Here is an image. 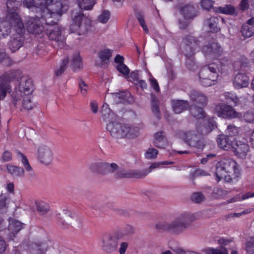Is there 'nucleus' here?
<instances>
[{
  "instance_id": "obj_1",
  "label": "nucleus",
  "mask_w": 254,
  "mask_h": 254,
  "mask_svg": "<svg viewBox=\"0 0 254 254\" xmlns=\"http://www.w3.org/2000/svg\"><path fill=\"white\" fill-rule=\"evenodd\" d=\"M62 15H52L51 18L48 15L44 18L38 20L35 17H27L26 20L27 30L29 32L36 35L42 33L44 29H45L49 39L55 41L58 47L62 48L64 44V36L62 34L64 29L55 21Z\"/></svg>"
},
{
  "instance_id": "obj_2",
  "label": "nucleus",
  "mask_w": 254,
  "mask_h": 254,
  "mask_svg": "<svg viewBox=\"0 0 254 254\" xmlns=\"http://www.w3.org/2000/svg\"><path fill=\"white\" fill-rule=\"evenodd\" d=\"M7 7V19L10 22L9 24L10 32L12 29L15 32L11 37L8 46L12 52L18 50L23 44V35L25 29L22 20L17 13L19 6L17 0H8L6 3Z\"/></svg>"
},
{
  "instance_id": "obj_3",
  "label": "nucleus",
  "mask_w": 254,
  "mask_h": 254,
  "mask_svg": "<svg viewBox=\"0 0 254 254\" xmlns=\"http://www.w3.org/2000/svg\"><path fill=\"white\" fill-rule=\"evenodd\" d=\"M101 118L107 123L106 129L118 141L127 136V120L122 116L126 114L119 111L116 115L107 103H104L101 110Z\"/></svg>"
},
{
  "instance_id": "obj_4",
  "label": "nucleus",
  "mask_w": 254,
  "mask_h": 254,
  "mask_svg": "<svg viewBox=\"0 0 254 254\" xmlns=\"http://www.w3.org/2000/svg\"><path fill=\"white\" fill-rule=\"evenodd\" d=\"M23 4L28 9L41 12L39 19H41L48 15L51 18L52 15L63 14L68 8V0H23Z\"/></svg>"
},
{
  "instance_id": "obj_5",
  "label": "nucleus",
  "mask_w": 254,
  "mask_h": 254,
  "mask_svg": "<svg viewBox=\"0 0 254 254\" xmlns=\"http://www.w3.org/2000/svg\"><path fill=\"white\" fill-rule=\"evenodd\" d=\"M196 220L194 214L185 212L175 218L173 221L159 222L155 228L160 231L167 232L172 235H179L186 231L191 224Z\"/></svg>"
},
{
  "instance_id": "obj_6",
  "label": "nucleus",
  "mask_w": 254,
  "mask_h": 254,
  "mask_svg": "<svg viewBox=\"0 0 254 254\" xmlns=\"http://www.w3.org/2000/svg\"><path fill=\"white\" fill-rule=\"evenodd\" d=\"M215 174L218 181L224 179L226 182H230L240 177V166L232 159L225 158L216 164Z\"/></svg>"
},
{
  "instance_id": "obj_7",
  "label": "nucleus",
  "mask_w": 254,
  "mask_h": 254,
  "mask_svg": "<svg viewBox=\"0 0 254 254\" xmlns=\"http://www.w3.org/2000/svg\"><path fill=\"white\" fill-rule=\"evenodd\" d=\"M126 236L125 232L118 231L114 234L107 233L101 238L102 247L107 253H112L118 249L119 243Z\"/></svg>"
},
{
  "instance_id": "obj_8",
  "label": "nucleus",
  "mask_w": 254,
  "mask_h": 254,
  "mask_svg": "<svg viewBox=\"0 0 254 254\" xmlns=\"http://www.w3.org/2000/svg\"><path fill=\"white\" fill-rule=\"evenodd\" d=\"M72 23L70 27L71 33L81 35L85 34L90 26V22L86 18L81 11H73L71 14Z\"/></svg>"
},
{
  "instance_id": "obj_9",
  "label": "nucleus",
  "mask_w": 254,
  "mask_h": 254,
  "mask_svg": "<svg viewBox=\"0 0 254 254\" xmlns=\"http://www.w3.org/2000/svg\"><path fill=\"white\" fill-rule=\"evenodd\" d=\"M33 91V85L31 79L24 78L21 80L18 89L16 88L15 92L12 94V102L16 105L21 100V97L31 95Z\"/></svg>"
},
{
  "instance_id": "obj_10",
  "label": "nucleus",
  "mask_w": 254,
  "mask_h": 254,
  "mask_svg": "<svg viewBox=\"0 0 254 254\" xmlns=\"http://www.w3.org/2000/svg\"><path fill=\"white\" fill-rule=\"evenodd\" d=\"M15 77L16 71L14 70L6 72L0 76V100L11 92L10 82Z\"/></svg>"
},
{
  "instance_id": "obj_11",
  "label": "nucleus",
  "mask_w": 254,
  "mask_h": 254,
  "mask_svg": "<svg viewBox=\"0 0 254 254\" xmlns=\"http://www.w3.org/2000/svg\"><path fill=\"white\" fill-rule=\"evenodd\" d=\"M36 155L38 161L45 165L50 164L54 159L53 152L46 143H41L37 146Z\"/></svg>"
},
{
  "instance_id": "obj_12",
  "label": "nucleus",
  "mask_w": 254,
  "mask_h": 254,
  "mask_svg": "<svg viewBox=\"0 0 254 254\" xmlns=\"http://www.w3.org/2000/svg\"><path fill=\"white\" fill-rule=\"evenodd\" d=\"M182 42L184 45L183 52L185 56L194 55L196 52L199 49L200 41L191 35L185 36Z\"/></svg>"
},
{
  "instance_id": "obj_13",
  "label": "nucleus",
  "mask_w": 254,
  "mask_h": 254,
  "mask_svg": "<svg viewBox=\"0 0 254 254\" xmlns=\"http://www.w3.org/2000/svg\"><path fill=\"white\" fill-rule=\"evenodd\" d=\"M180 137L190 146L199 150H202L204 147V144L200 140L199 136L194 131L182 132L180 133Z\"/></svg>"
},
{
  "instance_id": "obj_14",
  "label": "nucleus",
  "mask_w": 254,
  "mask_h": 254,
  "mask_svg": "<svg viewBox=\"0 0 254 254\" xmlns=\"http://www.w3.org/2000/svg\"><path fill=\"white\" fill-rule=\"evenodd\" d=\"M219 117L223 118H233L237 117V113L232 108V105L221 103L217 105L215 109Z\"/></svg>"
},
{
  "instance_id": "obj_15",
  "label": "nucleus",
  "mask_w": 254,
  "mask_h": 254,
  "mask_svg": "<svg viewBox=\"0 0 254 254\" xmlns=\"http://www.w3.org/2000/svg\"><path fill=\"white\" fill-rule=\"evenodd\" d=\"M231 150L238 157L244 158L249 150V145L245 142L235 140L233 141Z\"/></svg>"
},
{
  "instance_id": "obj_16",
  "label": "nucleus",
  "mask_w": 254,
  "mask_h": 254,
  "mask_svg": "<svg viewBox=\"0 0 254 254\" xmlns=\"http://www.w3.org/2000/svg\"><path fill=\"white\" fill-rule=\"evenodd\" d=\"M24 226V224L14 218H10L9 219V225L8 227L9 234L7 235V239L9 240H12L15 235L22 229Z\"/></svg>"
},
{
  "instance_id": "obj_17",
  "label": "nucleus",
  "mask_w": 254,
  "mask_h": 254,
  "mask_svg": "<svg viewBox=\"0 0 254 254\" xmlns=\"http://www.w3.org/2000/svg\"><path fill=\"white\" fill-rule=\"evenodd\" d=\"M105 98L109 102L114 104L124 103L127 100V94L124 91L120 92L111 93L108 94Z\"/></svg>"
},
{
  "instance_id": "obj_18",
  "label": "nucleus",
  "mask_w": 254,
  "mask_h": 254,
  "mask_svg": "<svg viewBox=\"0 0 254 254\" xmlns=\"http://www.w3.org/2000/svg\"><path fill=\"white\" fill-rule=\"evenodd\" d=\"M171 105L175 114H180L187 110L190 104L187 100L173 99L171 101Z\"/></svg>"
},
{
  "instance_id": "obj_19",
  "label": "nucleus",
  "mask_w": 254,
  "mask_h": 254,
  "mask_svg": "<svg viewBox=\"0 0 254 254\" xmlns=\"http://www.w3.org/2000/svg\"><path fill=\"white\" fill-rule=\"evenodd\" d=\"M249 84V78L244 73L240 72L236 74L233 80V85L236 89L246 87Z\"/></svg>"
},
{
  "instance_id": "obj_20",
  "label": "nucleus",
  "mask_w": 254,
  "mask_h": 254,
  "mask_svg": "<svg viewBox=\"0 0 254 254\" xmlns=\"http://www.w3.org/2000/svg\"><path fill=\"white\" fill-rule=\"evenodd\" d=\"M190 101L202 107H204L208 101L207 97L201 92L197 90H192L190 93Z\"/></svg>"
},
{
  "instance_id": "obj_21",
  "label": "nucleus",
  "mask_w": 254,
  "mask_h": 254,
  "mask_svg": "<svg viewBox=\"0 0 254 254\" xmlns=\"http://www.w3.org/2000/svg\"><path fill=\"white\" fill-rule=\"evenodd\" d=\"M203 70L206 71L205 73V76L206 77H212L216 78L218 77V71L219 68L215 63H212L203 67L199 72V75H202Z\"/></svg>"
},
{
  "instance_id": "obj_22",
  "label": "nucleus",
  "mask_w": 254,
  "mask_h": 254,
  "mask_svg": "<svg viewBox=\"0 0 254 254\" xmlns=\"http://www.w3.org/2000/svg\"><path fill=\"white\" fill-rule=\"evenodd\" d=\"M181 13L185 19H192L197 15V12L195 10L193 4L189 3L182 7L181 8Z\"/></svg>"
},
{
  "instance_id": "obj_23",
  "label": "nucleus",
  "mask_w": 254,
  "mask_h": 254,
  "mask_svg": "<svg viewBox=\"0 0 254 254\" xmlns=\"http://www.w3.org/2000/svg\"><path fill=\"white\" fill-rule=\"evenodd\" d=\"M48 247V244L45 242L33 243L30 245L31 253L32 254H45Z\"/></svg>"
},
{
  "instance_id": "obj_24",
  "label": "nucleus",
  "mask_w": 254,
  "mask_h": 254,
  "mask_svg": "<svg viewBox=\"0 0 254 254\" xmlns=\"http://www.w3.org/2000/svg\"><path fill=\"white\" fill-rule=\"evenodd\" d=\"M217 141L218 146L221 148L225 150H231L233 141L230 139L228 136L221 134L217 137Z\"/></svg>"
},
{
  "instance_id": "obj_25",
  "label": "nucleus",
  "mask_w": 254,
  "mask_h": 254,
  "mask_svg": "<svg viewBox=\"0 0 254 254\" xmlns=\"http://www.w3.org/2000/svg\"><path fill=\"white\" fill-rule=\"evenodd\" d=\"M219 23V19L216 17H211L204 21L205 25L210 29L211 32L213 33H217L220 30Z\"/></svg>"
},
{
  "instance_id": "obj_26",
  "label": "nucleus",
  "mask_w": 254,
  "mask_h": 254,
  "mask_svg": "<svg viewBox=\"0 0 254 254\" xmlns=\"http://www.w3.org/2000/svg\"><path fill=\"white\" fill-rule=\"evenodd\" d=\"M106 162L96 161L91 163L89 170L93 173L105 174Z\"/></svg>"
},
{
  "instance_id": "obj_27",
  "label": "nucleus",
  "mask_w": 254,
  "mask_h": 254,
  "mask_svg": "<svg viewBox=\"0 0 254 254\" xmlns=\"http://www.w3.org/2000/svg\"><path fill=\"white\" fill-rule=\"evenodd\" d=\"M124 58L120 55H117L115 58L117 70L126 78L127 76V67L124 64Z\"/></svg>"
},
{
  "instance_id": "obj_28",
  "label": "nucleus",
  "mask_w": 254,
  "mask_h": 254,
  "mask_svg": "<svg viewBox=\"0 0 254 254\" xmlns=\"http://www.w3.org/2000/svg\"><path fill=\"white\" fill-rule=\"evenodd\" d=\"M151 109L154 116L158 120H160L161 119V116L159 109V102L158 99L153 95H151Z\"/></svg>"
},
{
  "instance_id": "obj_29",
  "label": "nucleus",
  "mask_w": 254,
  "mask_h": 254,
  "mask_svg": "<svg viewBox=\"0 0 254 254\" xmlns=\"http://www.w3.org/2000/svg\"><path fill=\"white\" fill-rule=\"evenodd\" d=\"M203 107L200 106L198 107L196 105H192L190 106L189 108L190 114L194 117L197 118H202L204 117L205 113L203 111Z\"/></svg>"
},
{
  "instance_id": "obj_30",
  "label": "nucleus",
  "mask_w": 254,
  "mask_h": 254,
  "mask_svg": "<svg viewBox=\"0 0 254 254\" xmlns=\"http://www.w3.org/2000/svg\"><path fill=\"white\" fill-rule=\"evenodd\" d=\"M80 8L85 10H92L96 4L95 0H76Z\"/></svg>"
},
{
  "instance_id": "obj_31",
  "label": "nucleus",
  "mask_w": 254,
  "mask_h": 254,
  "mask_svg": "<svg viewBox=\"0 0 254 254\" xmlns=\"http://www.w3.org/2000/svg\"><path fill=\"white\" fill-rule=\"evenodd\" d=\"M6 170L9 173L14 177H21L24 173V170L22 168L11 164L6 165Z\"/></svg>"
},
{
  "instance_id": "obj_32",
  "label": "nucleus",
  "mask_w": 254,
  "mask_h": 254,
  "mask_svg": "<svg viewBox=\"0 0 254 254\" xmlns=\"http://www.w3.org/2000/svg\"><path fill=\"white\" fill-rule=\"evenodd\" d=\"M18 155L20 157V161L22 163L26 171L27 172L28 175L30 177H33L34 174L31 166L29 163L27 158L21 152H18Z\"/></svg>"
},
{
  "instance_id": "obj_33",
  "label": "nucleus",
  "mask_w": 254,
  "mask_h": 254,
  "mask_svg": "<svg viewBox=\"0 0 254 254\" xmlns=\"http://www.w3.org/2000/svg\"><path fill=\"white\" fill-rule=\"evenodd\" d=\"M202 75H199V81L202 85L205 87H209L212 85V82L216 81L217 78L212 77H206L204 70H203Z\"/></svg>"
},
{
  "instance_id": "obj_34",
  "label": "nucleus",
  "mask_w": 254,
  "mask_h": 254,
  "mask_svg": "<svg viewBox=\"0 0 254 254\" xmlns=\"http://www.w3.org/2000/svg\"><path fill=\"white\" fill-rule=\"evenodd\" d=\"M37 211L40 215L46 214L49 210V204L44 201H37L35 203Z\"/></svg>"
},
{
  "instance_id": "obj_35",
  "label": "nucleus",
  "mask_w": 254,
  "mask_h": 254,
  "mask_svg": "<svg viewBox=\"0 0 254 254\" xmlns=\"http://www.w3.org/2000/svg\"><path fill=\"white\" fill-rule=\"evenodd\" d=\"M111 56L112 51L109 49H104L98 53V57L103 64L108 63Z\"/></svg>"
},
{
  "instance_id": "obj_36",
  "label": "nucleus",
  "mask_w": 254,
  "mask_h": 254,
  "mask_svg": "<svg viewBox=\"0 0 254 254\" xmlns=\"http://www.w3.org/2000/svg\"><path fill=\"white\" fill-rule=\"evenodd\" d=\"M241 32L245 38H249L254 34V26L244 24L241 28Z\"/></svg>"
},
{
  "instance_id": "obj_37",
  "label": "nucleus",
  "mask_w": 254,
  "mask_h": 254,
  "mask_svg": "<svg viewBox=\"0 0 254 254\" xmlns=\"http://www.w3.org/2000/svg\"><path fill=\"white\" fill-rule=\"evenodd\" d=\"M215 126V122L213 120H210L206 125L202 127L200 132L202 135H206L211 132Z\"/></svg>"
},
{
  "instance_id": "obj_38",
  "label": "nucleus",
  "mask_w": 254,
  "mask_h": 254,
  "mask_svg": "<svg viewBox=\"0 0 254 254\" xmlns=\"http://www.w3.org/2000/svg\"><path fill=\"white\" fill-rule=\"evenodd\" d=\"M163 132H157L154 134L155 140L154 142V145L158 148H163L164 142V137L162 134Z\"/></svg>"
},
{
  "instance_id": "obj_39",
  "label": "nucleus",
  "mask_w": 254,
  "mask_h": 254,
  "mask_svg": "<svg viewBox=\"0 0 254 254\" xmlns=\"http://www.w3.org/2000/svg\"><path fill=\"white\" fill-rule=\"evenodd\" d=\"M148 174V172H147V170L142 171L134 170L128 173V178L140 179L145 177Z\"/></svg>"
},
{
  "instance_id": "obj_40",
  "label": "nucleus",
  "mask_w": 254,
  "mask_h": 254,
  "mask_svg": "<svg viewBox=\"0 0 254 254\" xmlns=\"http://www.w3.org/2000/svg\"><path fill=\"white\" fill-rule=\"evenodd\" d=\"M211 48L212 49L213 57L214 58L220 56L223 53V48L218 43H212Z\"/></svg>"
},
{
  "instance_id": "obj_41",
  "label": "nucleus",
  "mask_w": 254,
  "mask_h": 254,
  "mask_svg": "<svg viewBox=\"0 0 254 254\" xmlns=\"http://www.w3.org/2000/svg\"><path fill=\"white\" fill-rule=\"evenodd\" d=\"M194 55H191L190 56H186V65L187 67L190 70L194 71L196 68L197 66L195 62Z\"/></svg>"
},
{
  "instance_id": "obj_42",
  "label": "nucleus",
  "mask_w": 254,
  "mask_h": 254,
  "mask_svg": "<svg viewBox=\"0 0 254 254\" xmlns=\"http://www.w3.org/2000/svg\"><path fill=\"white\" fill-rule=\"evenodd\" d=\"M110 11L108 10L104 9L101 11L98 17L99 22L102 23H106L110 18Z\"/></svg>"
},
{
  "instance_id": "obj_43",
  "label": "nucleus",
  "mask_w": 254,
  "mask_h": 254,
  "mask_svg": "<svg viewBox=\"0 0 254 254\" xmlns=\"http://www.w3.org/2000/svg\"><path fill=\"white\" fill-rule=\"evenodd\" d=\"M139 134V128L137 126L128 127V139L134 138Z\"/></svg>"
},
{
  "instance_id": "obj_44",
  "label": "nucleus",
  "mask_w": 254,
  "mask_h": 254,
  "mask_svg": "<svg viewBox=\"0 0 254 254\" xmlns=\"http://www.w3.org/2000/svg\"><path fill=\"white\" fill-rule=\"evenodd\" d=\"M190 199L193 202L200 203L205 200V197L202 192H195L191 194Z\"/></svg>"
},
{
  "instance_id": "obj_45",
  "label": "nucleus",
  "mask_w": 254,
  "mask_h": 254,
  "mask_svg": "<svg viewBox=\"0 0 254 254\" xmlns=\"http://www.w3.org/2000/svg\"><path fill=\"white\" fill-rule=\"evenodd\" d=\"M227 191L219 188H214L211 193L212 197L218 199L226 195Z\"/></svg>"
},
{
  "instance_id": "obj_46",
  "label": "nucleus",
  "mask_w": 254,
  "mask_h": 254,
  "mask_svg": "<svg viewBox=\"0 0 254 254\" xmlns=\"http://www.w3.org/2000/svg\"><path fill=\"white\" fill-rule=\"evenodd\" d=\"M31 95L25 96L23 97H21V99H23L22 101V107L23 109L29 110L33 108V104L31 102Z\"/></svg>"
},
{
  "instance_id": "obj_47",
  "label": "nucleus",
  "mask_w": 254,
  "mask_h": 254,
  "mask_svg": "<svg viewBox=\"0 0 254 254\" xmlns=\"http://www.w3.org/2000/svg\"><path fill=\"white\" fill-rule=\"evenodd\" d=\"M219 10L220 13L233 15L235 13V9L233 6L230 4L226 5L224 7H219Z\"/></svg>"
},
{
  "instance_id": "obj_48",
  "label": "nucleus",
  "mask_w": 254,
  "mask_h": 254,
  "mask_svg": "<svg viewBox=\"0 0 254 254\" xmlns=\"http://www.w3.org/2000/svg\"><path fill=\"white\" fill-rule=\"evenodd\" d=\"M120 167L115 163H109L106 162L105 174H115Z\"/></svg>"
},
{
  "instance_id": "obj_49",
  "label": "nucleus",
  "mask_w": 254,
  "mask_h": 254,
  "mask_svg": "<svg viewBox=\"0 0 254 254\" xmlns=\"http://www.w3.org/2000/svg\"><path fill=\"white\" fill-rule=\"evenodd\" d=\"M239 64L240 65V70L242 71H247L245 68H249V60L247 58L244 57H241L239 61L235 63V65Z\"/></svg>"
},
{
  "instance_id": "obj_50",
  "label": "nucleus",
  "mask_w": 254,
  "mask_h": 254,
  "mask_svg": "<svg viewBox=\"0 0 254 254\" xmlns=\"http://www.w3.org/2000/svg\"><path fill=\"white\" fill-rule=\"evenodd\" d=\"M72 65L74 68H82L83 63L82 59L78 53L75 54L72 58Z\"/></svg>"
},
{
  "instance_id": "obj_51",
  "label": "nucleus",
  "mask_w": 254,
  "mask_h": 254,
  "mask_svg": "<svg viewBox=\"0 0 254 254\" xmlns=\"http://www.w3.org/2000/svg\"><path fill=\"white\" fill-rule=\"evenodd\" d=\"M245 250L248 254H254V238H251L247 242Z\"/></svg>"
},
{
  "instance_id": "obj_52",
  "label": "nucleus",
  "mask_w": 254,
  "mask_h": 254,
  "mask_svg": "<svg viewBox=\"0 0 254 254\" xmlns=\"http://www.w3.org/2000/svg\"><path fill=\"white\" fill-rule=\"evenodd\" d=\"M214 2L213 0H201L200 5L202 8L209 11L213 8Z\"/></svg>"
},
{
  "instance_id": "obj_53",
  "label": "nucleus",
  "mask_w": 254,
  "mask_h": 254,
  "mask_svg": "<svg viewBox=\"0 0 254 254\" xmlns=\"http://www.w3.org/2000/svg\"><path fill=\"white\" fill-rule=\"evenodd\" d=\"M137 19H138L140 25L142 27L143 30L146 33H148V29L147 28V26L145 24V21L144 20L143 16L142 14L139 12H136L135 13Z\"/></svg>"
},
{
  "instance_id": "obj_54",
  "label": "nucleus",
  "mask_w": 254,
  "mask_h": 254,
  "mask_svg": "<svg viewBox=\"0 0 254 254\" xmlns=\"http://www.w3.org/2000/svg\"><path fill=\"white\" fill-rule=\"evenodd\" d=\"M68 62V61L67 58H65L63 60L60 68L57 69L55 71V74L57 76H60L64 71Z\"/></svg>"
},
{
  "instance_id": "obj_55",
  "label": "nucleus",
  "mask_w": 254,
  "mask_h": 254,
  "mask_svg": "<svg viewBox=\"0 0 254 254\" xmlns=\"http://www.w3.org/2000/svg\"><path fill=\"white\" fill-rule=\"evenodd\" d=\"M6 196L4 195H0V213L4 212L6 210Z\"/></svg>"
},
{
  "instance_id": "obj_56",
  "label": "nucleus",
  "mask_w": 254,
  "mask_h": 254,
  "mask_svg": "<svg viewBox=\"0 0 254 254\" xmlns=\"http://www.w3.org/2000/svg\"><path fill=\"white\" fill-rule=\"evenodd\" d=\"M158 150L154 148H149L145 153V156L148 159H154L157 157Z\"/></svg>"
},
{
  "instance_id": "obj_57",
  "label": "nucleus",
  "mask_w": 254,
  "mask_h": 254,
  "mask_svg": "<svg viewBox=\"0 0 254 254\" xmlns=\"http://www.w3.org/2000/svg\"><path fill=\"white\" fill-rule=\"evenodd\" d=\"M114 175L117 179L125 178L127 176V172L126 169L119 167Z\"/></svg>"
},
{
  "instance_id": "obj_58",
  "label": "nucleus",
  "mask_w": 254,
  "mask_h": 254,
  "mask_svg": "<svg viewBox=\"0 0 254 254\" xmlns=\"http://www.w3.org/2000/svg\"><path fill=\"white\" fill-rule=\"evenodd\" d=\"M244 120L248 123L254 122V110L247 111L244 115Z\"/></svg>"
},
{
  "instance_id": "obj_59",
  "label": "nucleus",
  "mask_w": 254,
  "mask_h": 254,
  "mask_svg": "<svg viewBox=\"0 0 254 254\" xmlns=\"http://www.w3.org/2000/svg\"><path fill=\"white\" fill-rule=\"evenodd\" d=\"M238 130L237 127L233 125H230L227 127L226 132L228 136H235L238 133Z\"/></svg>"
},
{
  "instance_id": "obj_60",
  "label": "nucleus",
  "mask_w": 254,
  "mask_h": 254,
  "mask_svg": "<svg viewBox=\"0 0 254 254\" xmlns=\"http://www.w3.org/2000/svg\"><path fill=\"white\" fill-rule=\"evenodd\" d=\"M88 90V85L83 81H80L79 82V91L80 93L83 95L85 96Z\"/></svg>"
},
{
  "instance_id": "obj_61",
  "label": "nucleus",
  "mask_w": 254,
  "mask_h": 254,
  "mask_svg": "<svg viewBox=\"0 0 254 254\" xmlns=\"http://www.w3.org/2000/svg\"><path fill=\"white\" fill-rule=\"evenodd\" d=\"M173 164V162H168V161H163L161 162H155L152 164L147 172H148V173L151 171L153 169H155L160 166V165H168V164Z\"/></svg>"
},
{
  "instance_id": "obj_62",
  "label": "nucleus",
  "mask_w": 254,
  "mask_h": 254,
  "mask_svg": "<svg viewBox=\"0 0 254 254\" xmlns=\"http://www.w3.org/2000/svg\"><path fill=\"white\" fill-rule=\"evenodd\" d=\"M211 43L204 46L202 48V51L206 56H212V49L211 48Z\"/></svg>"
},
{
  "instance_id": "obj_63",
  "label": "nucleus",
  "mask_w": 254,
  "mask_h": 254,
  "mask_svg": "<svg viewBox=\"0 0 254 254\" xmlns=\"http://www.w3.org/2000/svg\"><path fill=\"white\" fill-rule=\"evenodd\" d=\"M118 252L120 254H125L127 250V242L121 240L119 243Z\"/></svg>"
},
{
  "instance_id": "obj_64",
  "label": "nucleus",
  "mask_w": 254,
  "mask_h": 254,
  "mask_svg": "<svg viewBox=\"0 0 254 254\" xmlns=\"http://www.w3.org/2000/svg\"><path fill=\"white\" fill-rule=\"evenodd\" d=\"M226 99L228 100L229 103H233L231 105L236 106L239 103L238 98L234 95L229 94L226 96Z\"/></svg>"
}]
</instances>
